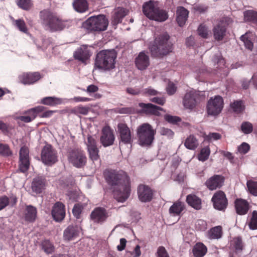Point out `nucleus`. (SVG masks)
I'll list each match as a JSON object with an SVG mask.
<instances>
[{"label":"nucleus","instance_id":"39448f33","mask_svg":"<svg viewBox=\"0 0 257 257\" xmlns=\"http://www.w3.org/2000/svg\"><path fill=\"white\" fill-rule=\"evenodd\" d=\"M156 132L149 123H144L139 125L137 128L138 144L142 147L150 146L155 139Z\"/></svg>","mask_w":257,"mask_h":257},{"label":"nucleus","instance_id":"49530a36","mask_svg":"<svg viewBox=\"0 0 257 257\" xmlns=\"http://www.w3.org/2000/svg\"><path fill=\"white\" fill-rule=\"evenodd\" d=\"M84 206L81 204H75L72 209V213L77 219H80L81 214Z\"/></svg>","mask_w":257,"mask_h":257},{"label":"nucleus","instance_id":"7ed1b4c3","mask_svg":"<svg viewBox=\"0 0 257 257\" xmlns=\"http://www.w3.org/2000/svg\"><path fill=\"white\" fill-rule=\"evenodd\" d=\"M117 53L114 50H103L99 52L95 60V68L108 71L115 67Z\"/></svg>","mask_w":257,"mask_h":257},{"label":"nucleus","instance_id":"f257e3e1","mask_svg":"<svg viewBox=\"0 0 257 257\" xmlns=\"http://www.w3.org/2000/svg\"><path fill=\"white\" fill-rule=\"evenodd\" d=\"M106 180L113 187L114 197L118 202H123L128 198L131 190L126 173L122 170L109 172Z\"/></svg>","mask_w":257,"mask_h":257},{"label":"nucleus","instance_id":"37998d69","mask_svg":"<svg viewBox=\"0 0 257 257\" xmlns=\"http://www.w3.org/2000/svg\"><path fill=\"white\" fill-rule=\"evenodd\" d=\"M244 16L246 21L257 23V12L252 11H248L244 12Z\"/></svg>","mask_w":257,"mask_h":257},{"label":"nucleus","instance_id":"0e129e2a","mask_svg":"<svg viewBox=\"0 0 257 257\" xmlns=\"http://www.w3.org/2000/svg\"><path fill=\"white\" fill-rule=\"evenodd\" d=\"M157 257H169L168 254L163 246H160L157 250Z\"/></svg>","mask_w":257,"mask_h":257},{"label":"nucleus","instance_id":"cd10ccee","mask_svg":"<svg viewBox=\"0 0 257 257\" xmlns=\"http://www.w3.org/2000/svg\"><path fill=\"white\" fill-rule=\"evenodd\" d=\"M139 105L146 113L156 115H159L160 114L159 110L163 109L161 107L155 105L152 103H141L139 104Z\"/></svg>","mask_w":257,"mask_h":257},{"label":"nucleus","instance_id":"a878e982","mask_svg":"<svg viewBox=\"0 0 257 257\" xmlns=\"http://www.w3.org/2000/svg\"><path fill=\"white\" fill-rule=\"evenodd\" d=\"M37 216V208L32 205H27L24 217L26 221L29 222H34Z\"/></svg>","mask_w":257,"mask_h":257},{"label":"nucleus","instance_id":"6e6552de","mask_svg":"<svg viewBox=\"0 0 257 257\" xmlns=\"http://www.w3.org/2000/svg\"><path fill=\"white\" fill-rule=\"evenodd\" d=\"M204 99V96L199 92L191 91L187 92L183 98L184 106L189 109H192Z\"/></svg>","mask_w":257,"mask_h":257},{"label":"nucleus","instance_id":"f3484780","mask_svg":"<svg viewBox=\"0 0 257 257\" xmlns=\"http://www.w3.org/2000/svg\"><path fill=\"white\" fill-rule=\"evenodd\" d=\"M138 194L140 200L143 202L150 201L153 198V191L148 186L139 185L138 188Z\"/></svg>","mask_w":257,"mask_h":257},{"label":"nucleus","instance_id":"338daca9","mask_svg":"<svg viewBox=\"0 0 257 257\" xmlns=\"http://www.w3.org/2000/svg\"><path fill=\"white\" fill-rule=\"evenodd\" d=\"M126 243V240L124 238H122L120 239V243L119 245L117 246V249L118 251H122L123 250L125 247Z\"/></svg>","mask_w":257,"mask_h":257},{"label":"nucleus","instance_id":"bf43d9fd","mask_svg":"<svg viewBox=\"0 0 257 257\" xmlns=\"http://www.w3.org/2000/svg\"><path fill=\"white\" fill-rule=\"evenodd\" d=\"M250 149L249 145L246 143H243L238 147V152L241 154L247 153Z\"/></svg>","mask_w":257,"mask_h":257},{"label":"nucleus","instance_id":"603ef678","mask_svg":"<svg viewBox=\"0 0 257 257\" xmlns=\"http://www.w3.org/2000/svg\"><path fill=\"white\" fill-rule=\"evenodd\" d=\"M210 155V149L209 148L206 147L203 148L198 155V159L201 161H205L206 160Z\"/></svg>","mask_w":257,"mask_h":257},{"label":"nucleus","instance_id":"1a4fd4ad","mask_svg":"<svg viewBox=\"0 0 257 257\" xmlns=\"http://www.w3.org/2000/svg\"><path fill=\"white\" fill-rule=\"evenodd\" d=\"M223 107V100L219 95L211 97L207 105V113L209 115H216L222 110Z\"/></svg>","mask_w":257,"mask_h":257},{"label":"nucleus","instance_id":"774afa93","mask_svg":"<svg viewBox=\"0 0 257 257\" xmlns=\"http://www.w3.org/2000/svg\"><path fill=\"white\" fill-rule=\"evenodd\" d=\"M67 195L70 200L72 201H76L78 197V194L76 191H69Z\"/></svg>","mask_w":257,"mask_h":257},{"label":"nucleus","instance_id":"864d4df0","mask_svg":"<svg viewBox=\"0 0 257 257\" xmlns=\"http://www.w3.org/2000/svg\"><path fill=\"white\" fill-rule=\"evenodd\" d=\"M42 247L45 252L47 253H52L54 251V246L49 240H44L42 243Z\"/></svg>","mask_w":257,"mask_h":257},{"label":"nucleus","instance_id":"f03ea898","mask_svg":"<svg viewBox=\"0 0 257 257\" xmlns=\"http://www.w3.org/2000/svg\"><path fill=\"white\" fill-rule=\"evenodd\" d=\"M169 39L170 36L166 33L158 36L154 40V44L150 46L152 55L155 57H163L172 52L173 45Z\"/></svg>","mask_w":257,"mask_h":257},{"label":"nucleus","instance_id":"6e6d98bb","mask_svg":"<svg viewBox=\"0 0 257 257\" xmlns=\"http://www.w3.org/2000/svg\"><path fill=\"white\" fill-rule=\"evenodd\" d=\"M87 150L97 148L96 145V141L95 139L91 136L87 137V141L86 142Z\"/></svg>","mask_w":257,"mask_h":257},{"label":"nucleus","instance_id":"f8f14e48","mask_svg":"<svg viewBox=\"0 0 257 257\" xmlns=\"http://www.w3.org/2000/svg\"><path fill=\"white\" fill-rule=\"evenodd\" d=\"M69 160L74 166L81 168L84 166L86 162V157L84 153L80 150H72L70 152Z\"/></svg>","mask_w":257,"mask_h":257},{"label":"nucleus","instance_id":"de8ad7c7","mask_svg":"<svg viewBox=\"0 0 257 257\" xmlns=\"http://www.w3.org/2000/svg\"><path fill=\"white\" fill-rule=\"evenodd\" d=\"M198 35L203 38H207L209 35L208 28L203 24H201L197 30Z\"/></svg>","mask_w":257,"mask_h":257},{"label":"nucleus","instance_id":"bb28decb","mask_svg":"<svg viewBox=\"0 0 257 257\" xmlns=\"http://www.w3.org/2000/svg\"><path fill=\"white\" fill-rule=\"evenodd\" d=\"M235 206L237 213L241 215L246 214L249 210L248 202L243 199H237L235 202Z\"/></svg>","mask_w":257,"mask_h":257},{"label":"nucleus","instance_id":"423d86ee","mask_svg":"<svg viewBox=\"0 0 257 257\" xmlns=\"http://www.w3.org/2000/svg\"><path fill=\"white\" fill-rule=\"evenodd\" d=\"M143 12L149 19L156 21L164 22L168 18L166 11L160 9L152 1L146 2L143 5Z\"/></svg>","mask_w":257,"mask_h":257},{"label":"nucleus","instance_id":"7c9ffc66","mask_svg":"<svg viewBox=\"0 0 257 257\" xmlns=\"http://www.w3.org/2000/svg\"><path fill=\"white\" fill-rule=\"evenodd\" d=\"M207 251L206 246L201 242L197 243L193 248V253L195 257H203Z\"/></svg>","mask_w":257,"mask_h":257},{"label":"nucleus","instance_id":"c9c22d12","mask_svg":"<svg viewBox=\"0 0 257 257\" xmlns=\"http://www.w3.org/2000/svg\"><path fill=\"white\" fill-rule=\"evenodd\" d=\"M44 109V107L42 106H38L27 111H25L23 113L28 114L32 120H34L37 116L39 113L42 112Z\"/></svg>","mask_w":257,"mask_h":257},{"label":"nucleus","instance_id":"4be33fe9","mask_svg":"<svg viewBox=\"0 0 257 257\" xmlns=\"http://www.w3.org/2000/svg\"><path fill=\"white\" fill-rule=\"evenodd\" d=\"M41 78L38 72L23 73L20 76L19 79L24 84H31L38 81Z\"/></svg>","mask_w":257,"mask_h":257},{"label":"nucleus","instance_id":"8fccbe9b","mask_svg":"<svg viewBox=\"0 0 257 257\" xmlns=\"http://www.w3.org/2000/svg\"><path fill=\"white\" fill-rule=\"evenodd\" d=\"M89 158L93 161L98 160L99 158L98 155L99 149L98 148H92L87 150Z\"/></svg>","mask_w":257,"mask_h":257},{"label":"nucleus","instance_id":"e2e57ef3","mask_svg":"<svg viewBox=\"0 0 257 257\" xmlns=\"http://www.w3.org/2000/svg\"><path fill=\"white\" fill-rule=\"evenodd\" d=\"M165 119L168 122L172 123H175L181 121V118L179 117L170 115H166Z\"/></svg>","mask_w":257,"mask_h":257},{"label":"nucleus","instance_id":"ddd939ff","mask_svg":"<svg viewBox=\"0 0 257 257\" xmlns=\"http://www.w3.org/2000/svg\"><path fill=\"white\" fill-rule=\"evenodd\" d=\"M118 132L120 139L119 144H130L132 143L131 132L127 125L123 123H118L117 125Z\"/></svg>","mask_w":257,"mask_h":257},{"label":"nucleus","instance_id":"20e7f679","mask_svg":"<svg viewBox=\"0 0 257 257\" xmlns=\"http://www.w3.org/2000/svg\"><path fill=\"white\" fill-rule=\"evenodd\" d=\"M40 17L43 26L51 32L61 31L65 27L64 22L55 14L49 10L41 11Z\"/></svg>","mask_w":257,"mask_h":257},{"label":"nucleus","instance_id":"09e8293b","mask_svg":"<svg viewBox=\"0 0 257 257\" xmlns=\"http://www.w3.org/2000/svg\"><path fill=\"white\" fill-rule=\"evenodd\" d=\"M0 155L7 157L12 155V152L8 145L0 143Z\"/></svg>","mask_w":257,"mask_h":257},{"label":"nucleus","instance_id":"4c0bfd02","mask_svg":"<svg viewBox=\"0 0 257 257\" xmlns=\"http://www.w3.org/2000/svg\"><path fill=\"white\" fill-rule=\"evenodd\" d=\"M231 245L235 249L236 252L241 251L243 247L241 238L239 237L233 238L231 241Z\"/></svg>","mask_w":257,"mask_h":257},{"label":"nucleus","instance_id":"69168bd1","mask_svg":"<svg viewBox=\"0 0 257 257\" xmlns=\"http://www.w3.org/2000/svg\"><path fill=\"white\" fill-rule=\"evenodd\" d=\"M175 85L172 82H169L167 87V91L169 95L173 94L176 91Z\"/></svg>","mask_w":257,"mask_h":257},{"label":"nucleus","instance_id":"ea45409f","mask_svg":"<svg viewBox=\"0 0 257 257\" xmlns=\"http://www.w3.org/2000/svg\"><path fill=\"white\" fill-rule=\"evenodd\" d=\"M249 35V34L246 33L244 35H242L240 37V40L243 42L246 48L249 50H252L253 48V43L248 37Z\"/></svg>","mask_w":257,"mask_h":257},{"label":"nucleus","instance_id":"58836bf2","mask_svg":"<svg viewBox=\"0 0 257 257\" xmlns=\"http://www.w3.org/2000/svg\"><path fill=\"white\" fill-rule=\"evenodd\" d=\"M230 107L233 111L236 113L241 112L244 108V106L241 100H235L230 104Z\"/></svg>","mask_w":257,"mask_h":257},{"label":"nucleus","instance_id":"4468645a","mask_svg":"<svg viewBox=\"0 0 257 257\" xmlns=\"http://www.w3.org/2000/svg\"><path fill=\"white\" fill-rule=\"evenodd\" d=\"M81 227L78 225H70L63 232V238L66 241L76 239L81 233Z\"/></svg>","mask_w":257,"mask_h":257},{"label":"nucleus","instance_id":"a19ab883","mask_svg":"<svg viewBox=\"0 0 257 257\" xmlns=\"http://www.w3.org/2000/svg\"><path fill=\"white\" fill-rule=\"evenodd\" d=\"M246 185L249 192L253 196H257V182L248 180Z\"/></svg>","mask_w":257,"mask_h":257},{"label":"nucleus","instance_id":"0eeeda50","mask_svg":"<svg viewBox=\"0 0 257 257\" xmlns=\"http://www.w3.org/2000/svg\"><path fill=\"white\" fill-rule=\"evenodd\" d=\"M108 21L103 15L92 16L83 23L82 27L90 32H100L106 30Z\"/></svg>","mask_w":257,"mask_h":257},{"label":"nucleus","instance_id":"4d7b16f0","mask_svg":"<svg viewBox=\"0 0 257 257\" xmlns=\"http://www.w3.org/2000/svg\"><path fill=\"white\" fill-rule=\"evenodd\" d=\"M72 111L75 113H80L83 115H86L88 113L89 109L87 107L77 106L74 107Z\"/></svg>","mask_w":257,"mask_h":257},{"label":"nucleus","instance_id":"5fc2aeb1","mask_svg":"<svg viewBox=\"0 0 257 257\" xmlns=\"http://www.w3.org/2000/svg\"><path fill=\"white\" fill-rule=\"evenodd\" d=\"M15 24L20 31L25 33L27 32V28L25 22L23 20L19 19L16 20Z\"/></svg>","mask_w":257,"mask_h":257},{"label":"nucleus","instance_id":"5701e85b","mask_svg":"<svg viewBox=\"0 0 257 257\" xmlns=\"http://www.w3.org/2000/svg\"><path fill=\"white\" fill-rule=\"evenodd\" d=\"M91 54L86 46H82L74 53L73 56L75 59L82 62H85L88 60Z\"/></svg>","mask_w":257,"mask_h":257},{"label":"nucleus","instance_id":"6ab92c4d","mask_svg":"<svg viewBox=\"0 0 257 257\" xmlns=\"http://www.w3.org/2000/svg\"><path fill=\"white\" fill-rule=\"evenodd\" d=\"M108 217L106 210L102 207L95 208L91 213V218L95 222L102 223Z\"/></svg>","mask_w":257,"mask_h":257},{"label":"nucleus","instance_id":"79ce46f5","mask_svg":"<svg viewBox=\"0 0 257 257\" xmlns=\"http://www.w3.org/2000/svg\"><path fill=\"white\" fill-rule=\"evenodd\" d=\"M60 100L54 97H46L41 100V103L45 105H54L59 103Z\"/></svg>","mask_w":257,"mask_h":257},{"label":"nucleus","instance_id":"aec40b11","mask_svg":"<svg viewBox=\"0 0 257 257\" xmlns=\"http://www.w3.org/2000/svg\"><path fill=\"white\" fill-rule=\"evenodd\" d=\"M51 213L54 219L56 221L62 220L65 216L64 205L59 202L56 203L53 207Z\"/></svg>","mask_w":257,"mask_h":257},{"label":"nucleus","instance_id":"e433bc0d","mask_svg":"<svg viewBox=\"0 0 257 257\" xmlns=\"http://www.w3.org/2000/svg\"><path fill=\"white\" fill-rule=\"evenodd\" d=\"M222 236V228L217 226L211 228L208 232V237L210 239H218Z\"/></svg>","mask_w":257,"mask_h":257},{"label":"nucleus","instance_id":"c03bdc74","mask_svg":"<svg viewBox=\"0 0 257 257\" xmlns=\"http://www.w3.org/2000/svg\"><path fill=\"white\" fill-rule=\"evenodd\" d=\"M17 5L21 9L27 11L30 10L33 6L31 0H18Z\"/></svg>","mask_w":257,"mask_h":257},{"label":"nucleus","instance_id":"2eb2a0df","mask_svg":"<svg viewBox=\"0 0 257 257\" xmlns=\"http://www.w3.org/2000/svg\"><path fill=\"white\" fill-rule=\"evenodd\" d=\"M19 155V168L21 172L24 173L28 170L30 165L29 150L28 148L25 146L22 147L20 150Z\"/></svg>","mask_w":257,"mask_h":257},{"label":"nucleus","instance_id":"9d476101","mask_svg":"<svg viewBox=\"0 0 257 257\" xmlns=\"http://www.w3.org/2000/svg\"><path fill=\"white\" fill-rule=\"evenodd\" d=\"M41 160L44 164L48 165H51L58 161L57 152L50 145H46L42 149Z\"/></svg>","mask_w":257,"mask_h":257},{"label":"nucleus","instance_id":"a211bd4d","mask_svg":"<svg viewBox=\"0 0 257 257\" xmlns=\"http://www.w3.org/2000/svg\"><path fill=\"white\" fill-rule=\"evenodd\" d=\"M114 136L109 127L105 126L102 130V134L100 141L102 145L106 147L112 145L114 141Z\"/></svg>","mask_w":257,"mask_h":257},{"label":"nucleus","instance_id":"b1692460","mask_svg":"<svg viewBox=\"0 0 257 257\" xmlns=\"http://www.w3.org/2000/svg\"><path fill=\"white\" fill-rule=\"evenodd\" d=\"M127 12L124 8H117L114 11L112 17L111 23L113 25H117L121 22L122 19L127 15Z\"/></svg>","mask_w":257,"mask_h":257},{"label":"nucleus","instance_id":"680f3d73","mask_svg":"<svg viewBox=\"0 0 257 257\" xmlns=\"http://www.w3.org/2000/svg\"><path fill=\"white\" fill-rule=\"evenodd\" d=\"M221 135L219 133H209L208 135H207L205 139L208 141H211L212 140H218L221 139Z\"/></svg>","mask_w":257,"mask_h":257},{"label":"nucleus","instance_id":"3c124183","mask_svg":"<svg viewBox=\"0 0 257 257\" xmlns=\"http://www.w3.org/2000/svg\"><path fill=\"white\" fill-rule=\"evenodd\" d=\"M241 129L243 133L248 134L252 132L253 126L250 122L245 121L241 124Z\"/></svg>","mask_w":257,"mask_h":257},{"label":"nucleus","instance_id":"13d9d810","mask_svg":"<svg viewBox=\"0 0 257 257\" xmlns=\"http://www.w3.org/2000/svg\"><path fill=\"white\" fill-rule=\"evenodd\" d=\"M160 134L162 136H166L170 139H172L174 135V132L170 129L162 127L160 131Z\"/></svg>","mask_w":257,"mask_h":257},{"label":"nucleus","instance_id":"052dcab7","mask_svg":"<svg viewBox=\"0 0 257 257\" xmlns=\"http://www.w3.org/2000/svg\"><path fill=\"white\" fill-rule=\"evenodd\" d=\"M10 203V199L7 196H2L0 197V210H2L7 206Z\"/></svg>","mask_w":257,"mask_h":257},{"label":"nucleus","instance_id":"9b49d317","mask_svg":"<svg viewBox=\"0 0 257 257\" xmlns=\"http://www.w3.org/2000/svg\"><path fill=\"white\" fill-rule=\"evenodd\" d=\"M211 201L214 208L220 211H224L228 205L226 195L222 191L216 192L212 196Z\"/></svg>","mask_w":257,"mask_h":257},{"label":"nucleus","instance_id":"c85d7f7f","mask_svg":"<svg viewBox=\"0 0 257 257\" xmlns=\"http://www.w3.org/2000/svg\"><path fill=\"white\" fill-rule=\"evenodd\" d=\"M45 182L42 178L36 177L34 179L32 184L33 191L39 194L45 189Z\"/></svg>","mask_w":257,"mask_h":257},{"label":"nucleus","instance_id":"2f4dec72","mask_svg":"<svg viewBox=\"0 0 257 257\" xmlns=\"http://www.w3.org/2000/svg\"><path fill=\"white\" fill-rule=\"evenodd\" d=\"M214 37L217 41L221 40L225 36L226 28L221 23L216 25L213 29Z\"/></svg>","mask_w":257,"mask_h":257},{"label":"nucleus","instance_id":"f704fd0d","mask_svg":"<svg viewBox=\"0 0 257 257\" xmlns=\"http://www.w3.org/2000/svg\"><path fill=\"white\" fill-rule=\"evenodd\" d=\"M198 145V141L193 135L189 136L185 140V146L189 150H194Z\"/></svg>","mask_w":257,"mask_h":257},{"label":"nucleus","instance_id":"c756f323","mask_svg":"<svg viewBox=\"0 0 257 257\" xmlns=\"http://www.w3.org/2000/svg\"><path fill=\"white\" fill-rule=\"evenodd\" d=\"M186 201L189 205L197 210L201 208V199L195 195L189 194L187 195Z\"/></svg>","mask_w":257,"mask_h":257},{"label":"nucleus","instance_id":"393cba45","mask_svg":"<svg viewBox=\"0 0 257 257\" xmlns=\"http://www.w3.org/2000/svg\"><path fill=\"white\" fill-rule=\"evenodd\" d=\"M188 11L183 7H179L177 8L176 20L180 27L183 26L185 24L188 18Z\"/></svg>","mask_w":257,"mask_h":257},{"label":"nucleus","instance_id":"a18cd8bd","mask_svg":"<svg viewBox=\"0 0 257 257\" xmlns=\"http://www.w3.org/2000/svg\"><path fill=\"white\" fill-rule=\"evenodd\" d=\"M248 226L250 229L255 230L257 229V211H253L250 221L248 223Z\"/></svg>","mask_w":257,"mask_h":257},{"label":"nucleus","instance_id":"412c9836","mask_svg":"<svg viewBox=\"0 0 257 257\" xmlns=\"http://www.w3.org/2000/svg\"><path fill=\"white\" fill-rule=\"evenodd\" d=\"M135 64L138 69L143 70L148 67L150 65V58L148 55L141 52L136 58Z\"/></svg>","mask_w":257,"mask_h":257},{"label":"nucleus","instance_id":"473e14b6","mask_svg":"<svg viewBox=\"0 0 257 257\" xmlns=\"http://www.w3.org/2000/svg\"><path fill=\"white\" fill-rule=\"evenodd\" d=\"M74 10L79 13H84L88 9L86 0H75L73 3Z\"/></svg>","mask_w":257,"mask_h":257},{"label":"nucleus","instance_id":"72a5a7b5","mask_svg":"<svg viewBox=\"0 0 257 257\" xmlns=\"http://www.w3.org/2000/svg\"><path fill=\"white\" fill-rule=\"evenodd\" d=\"M184 205L180 201L174 203L169 208V212L174 216L179 215L184 209Z\"/></svg>","mask_w":257,"mask_h":257},{"label":"nucleus","instance_id":"dca6fc26","mask_svg":"<svg viewBox=\"0 0 257 257\" xmlns=\"http://www.w3.org/2000/svg\"><path fill=\"white\" fill-rule=\"evenodd\" d=\"M224 182V178L219 175H214L208 178L205 183V186L210 190L221 188Z\"/></svg>","mask_w":257,"mask_h":257}]
</instances>
